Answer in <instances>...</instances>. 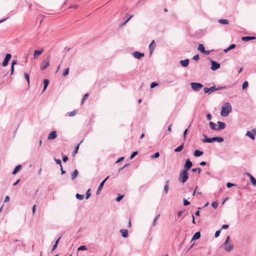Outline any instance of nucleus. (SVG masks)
Masks as SVG:
<instances>
[{"label":"nucleus","mask_w":256,"mask_h":256,"mask_svg":"<svg viewBox=\"0 0 256 256\" xmlns=\"http://www.w3.org/2000/svg\"><path fill=\"white\" fill-rule=\"evenodd\" d=\"M156 47V44L154 42V40H152V42H150V44L149 45V49L150 52V55L152 54L153 51L154 50Z\"/></svg>","instance_id":"f8f14e48"},{"label":"nucleus","mask_w":256,"mask_h":256,"mask_svg":"<svg viewBox=\"0 0 256 256\" xmlns=\"http://www.w3.org/2000/svg\"><path fill=\"white\" fill-rule=\"evenodd\" d=\"M124 196L123 195H118V196L116 198V200L118 202H120L122 198H124Z\"/></svg>","instance_id":"3c124183"},{"label":"nucleus","mask_w":256,"mask_h":256,"mask_svg":"<svg viewBox=\"0 0 256 256\" xmlns=\"http://www.w3.org/2000/svg\"><path fill=\"white\" fill-rule=\"evenodd\" d=\"M210 174H211L210 172V170H204V175H210Z\"/></svg>","instance_id":"6e6d98bb"},{"label":"nucleus","mask_w":256,"mask_h":256,"mask_svg":"<svg viewBox=\"0 0 256 256\" xmlns=\"http://www.w3.org/2000/svg\"><path fill=\"white\" fill-rule=\"evenodd\" d=\"M68 73H69V68H67L65 69L64 71V72L62 74V76H66L68 74Z\"/></svg>","instance_id":"4c0bfd02"},{"label":"nucleus","mask_w":256,"mask_h":256,"mask_svg":"<svg viewBox=\"0 0 256 256\" xmlns=\"http://www.w3.org/2000/svg\"><path fill=\"white\" fill-rule=\"evenodd\" d=\"M230 240V236H228L226 238L225 242L222 245V247L227 252H229L233 249V245L230 244L228 246V243Z\"/></svg>","instance_id":"f03ea898"},{"label":"nucleus","mask_w":256,"mask_h":256,"mask_svg":"<svg viewBox=\"0 0 256 256\" xmlns=\"http://www.w3.org/2000/svg\"><path fill=\"white\" fill-rule=\"evenodd\" d=\"M88 96H89V94H86L84 95V97H83V98L82 99V103L84 102V100L86 98H88Z\"/></svg>","instance_id":"5fc2aeb1"},{"label":"nucleus","mask_w":256,"mask_h":256,"mask_svg":"<svg viewBox=\"0 0 256 256\" xmlns=\"http://www.w3.org/2000/svg\"><path fill=\"white\" fill-rule=\"evenodd\" d=\"M189 204H190V202L186 200H184V206H187V205H188Z\"/></svg>","instance_id":"0e129e2a"},{"label":"nucleus","mask_w":256,"mask_h":256,"mask_svg":"<svg viewBox=\"0 0 256 256\" xmlns=\"http://www.w3.org/2000/svg\"><path fill=\"white\" fill-rule=\"evenodd\" d=\"M86 250V248L84 246H80L78 248V250Z\"/></svg>","instance_id":"49530a36"},{"label":"nucleus","mask_w":256,"mask_h":256,"mask_svg":"<svg viewBox=\"0 0 256 256\" xmlns=\"http://www.w3.org/2000/svg\"><path fill=\"white\" fill-rule=\"evenodd\" d=\"M250 178L252 184L254 186H255L256 184V180L255 179L254 177H250Z\"/></svg>","instance_id":"ea45409f"},{"label":"nucleus","mask_w":256,"mask_h":256,"mask_svg":"<svg viewBox=\"0 0 256 256\" xmlns=\"http://www.w3.org/2000/svg\"><path fill=\"white\" fill-rule=\"evenodd\" d=\"M189 62H190L189 59L186 58L184 60H181L180 61V64H181V66H182L185 68V67H186L188 65Z\"/></svg>","instance_id":"4468645a"},{"label":"nucleus","mask_w":256,"mask_h":256,"mask_svg":"<svg viewBox=\"0 0 256 256\" xmlns=\"http://www.w3.org/2000/svg\"><path fill=\"white\" fill-rule=\"evenodd\" d=\"M78 170H75L74 171V172L71 174L70 176H78Z\"/></svg>","instance_id":"c03bdc74"},{"label":"nucleus","mask_w":256,"mask_h":256,"mask_svg":"<svg viewBox=\"0 0 256 256\" xmlns=\"http://www.w3.org/2000/svg\"><path fill=\"white\" fill-rule=\"evenodd\" d=\"M204 92L205 94H210L212 92L216 91V86H214L210 88L205 87L204 88Z\"/></svg>","instance_id":"0eeeda50"},{"label":"nucleus","mask_w":256,"mask_h":256,"mask_svg":"<svg viewBox=\"0 0 256 256\" xmlns=\"http://www.w3.org/2000/svg\"><path fill=\"white\" fill-rule=\"evenodd\" d=\"M198 50L202 53H203L205 50V48L203 44H199Z\"/></svg>","instance_id":"b1692460"},{"label":"nucleus","mask_w":256,"mask_h":256,"mask_svg":"<svg viewBox=\"0 0 256 256\" xmlns=\"http://www.w3.org/2000/svg\"><path fill=\"white\" fill-rule=\"evenodd\" d=\"M188 177H180L179 181L182 183L186 182L188 180Z\"/></svg>","instance_id":"f704fd0d"},{"label":"nucleus","mask_w":256,"mask_h":256,"mask_svg":"<svg viewBox=\"0 0 256 256\" xmlns=\"http://www.w3.org/2000/svg\"><path fill=\"white\" fill-rule=\"evenodd\" d=\"M76 198L80 200H82L84 198V195L77 194H76Z\"/></svg>","instance_id":"79ce46f5"},{"label":"nucleus","mask_w":256,"mask_h":256,"mask_svg":"<svg viewBox=\"0 0 256 256\" xmlns=\"http://www.w3.org/2000/svg\"><path fill=\"white\" fill-rule=\"evenodd\" d=\"M188 170L184 168L180 173L179 176H188Z\"/></svg>","instance_id":"c85d7f7f"},{"label":"nucleus","mask_w":256,"mask_h":256,"mask_svg":"<svg viewBox=\"0 0 256 256\" xmlns=\"http://www.w3.org/2000/svg\"><path fill=\"white\" fill-rule=\"evenodd\" d=\"M212 116L210 114L208 113L206 114V118L208 120H210L212 119Z\"/></svg>","instance_id":"e2e57ef3"},{"label":"nucleus","mask_w":256,"mask_h":256,"mask_svg":"<svg viewBox=\"0 0 256 256\" xmlns=\"http://www.w3.org/2000/svg\"><path fill=\"white\" fill-rule=\"evenodd\" d=\"M120 232L124 238H126L128 236V230H121Z\"/></svg>","instance_id":"393cba45"},{"label":"nucleus","mask_w":256,"mask_h":256,"mask_svg":"<svg viewBox=\"0 0 256 256\" xmlns=\"http://www.w3.org/2000/svg\"><path fill=\"white\" fill-rule=\"evenodd\" d=\"M90 196V189H88L86 194V199H88Z\"/></svg>","instance_id":"de8ad7c7"},{"label":"nucleus","mask_w":256,"mask_h":256,"mask_svg":"<svg viewBox=\"0 0 256 256\" xmlns=\"http://www.w3.org/2000/svg\"><path fill=\"white\" fill-rule=\"evenodd\" d=\"M168 187H169L168 186V182L167 181L166 182V184L164 186V190L166 194H167L168 192Z\"/></svg>","instance_id":"c9c22d12"},{"label":"nucleus","mask_w":256,"mask_h":256,"mask_svg":"<svg viewBox=\"0 0 256 256\" xmlns=\"http://www.w3.org/2000/svg\"><path fill=\"white\" fill-rule=\"evenodd\" d=\"M204 154L202 151L196 150L194 152V155L195 157H199L202 156Z\"/></svg>","instance_id":"aec40b11"},{"label":"nucleus","mask_w":256,"mask_h":256,"mask_svg":"<svg viewBox=\"0 0 256 256\" xmlns=\"http://www.w3.org/2000/svg\"><path fill=\"white\" fill-rule=\"evenodd\" d=\"M228 228V224H224L222 226V229H227V228Z\"/></svg>","instance_id":"338daca9"},{"label":"nucleus","mask_w":256,"mask_h":256,"mask_svg":"<svg viewBox=\"0 0 256 256\" xmlns=\"http://www.w3.org/2000/svg\"><path fill=\"white\" fill-rule=\"evenodd\" d=\"M202 136H204V139L202 140V142H203L209 143V141H207L206 140L210 139V138H208V136L206 134H202Z\"/></svg>","instance_id":"7c9ffc66"},{"label":"nucleus","mask_w":256,"mask_h":256,"mask_svg":"<svg viewBox=\"0 0 256 256\" xmlns=\"http://www.w3.org/2000/svg\"><path fill=\"white\" fill-rule=\"evenodd\" d=\"M220 230H217L214 234V236L216 238H217L218 236L220 234Z\"/></svg>","instance_id":"13d9d810"},{"label":"nucleus","mask_w":256,"mask_h":256,"mask_svg":"<svg viewBox=\"0 0 256 256\" xmlns=\"http://www.w3.org/2000/svg\"><path fill=\"white\" fill-rule=\"evenodd\" d=\"M236 47V44H230L229 47L224 50V52H227L228 51H229L230 50H232L234 48Z\"/></svg>","instance_id":"bb28decb"},{"label":"nucleus","mask_w":256,"mask_h":256,"mask_svg":"<svg viewBox=\"0 0 256 256\" xmlns=\"http://www.w3.org/2000/svg\"><path fill=\"white\" fill-rule=\"evenodd\" d=\"M49 84V80L48 79H44V88L42 92H44L46 88L48 87V85Z\"/></svg>","instance_id":"4be33fe9"},{"label":"nucleus","mask_w":256,"mask_h":256,"mask_svg":"<svg viewBox=\"0 0 256 256\" xmlns=\"http://www.w3.org/2000/svg\"><path fill=\"white\" fill-rule=\"evenodd\" d=\"M16 62H17V60H13L12 62L11 66H14V65L16 64Z\"/></svg>","instance_id":"774afa93"},{"label":"nucleus","mask_w":256,"mask_h":256,"mask_svg":"<svg viewBox=\"0 0 256 256\" xmlns=\"http://www.w3.org/2000/svg\"><path fill=\"white\" fill-rule=\"evenodd\" d=\"M159 156H160V153L158 152H156L154 154L152 155L151 156V158H158V157H159Z\"/></svg>","instance_id":"a19ab883"},{"label":"nucleus","mask_w":256,"mask_h":256,"mask_svg":"<svg viewBox=\"0 0 256 256\" xmlns=\"http://www.w3.org/2000/svg\"><path fill=\"white\" fill-rule=\"evenodd\" d=\"M192 172H198V174H200L201 171H202V170L201 168H192Z\"/></svg>","instance_id":"2f4dec72"},{"label":"nucleus","mask_w":256,"mask_h":256,"mask_svg":"<svg viewBox=\"0 0 256 256\" xmlns=\"http://www.w3.org/2000/svg\"><path fill=\"white\" fill-rule=\"evenodd\" d=\"M55 161L56 162V163L58 164H60V166H62L61 164H62V162L60 160H58V159H55Z\"/></svg>","instance_id":"69168bd1"},{"label":"nucleus","mask_w":256,"mask_h":256,"mask_svg":"<svg viewBox=\"0 0 256 256\" xmlns=\"http://www.w3.org/2000/svg\"><path fill=\"white\" fill-rule=\"evenodd\" d=\"M57 136L56 132L53 130L50 132L48 136V139L49 140H52L56 138Z\"/></svg>","instance_id":"9d476101"},{"label":"nucleus","mask_w":256,"mask_h":256,"mask_svg":"<svg viewBox=\"0 0 256 256\" xmlns=\"http://www.w3.org/2000/svg\"><path fill=\"white\" fill-rule=\"evenodd\" d=\"M184 147V143L182 144L180 146H179L178 147H177L176 148L174 149V152H181Z\"/></svg>","instance_id":"5701e85b"},{"label":"nucleus","mask_w":256,"mask_h":256,"mask_svg":"<svg viewBox=\"0 0 256 256\" xmlns=\"http://www.w3.org/2000/svg\"><path fill=\"white\" fill-rule=\"evenodd\" d=\"M82 142V141H81L74 148V150L72 152V156H74L78 152V150L79 148V146L80 144Z\"/></svg>","instance_id":"c756f323"},{"label":"nucleus","mask_w":256,"mask_h":256,"mask_svg":"<svg viewBox=\"0 0 256 256\" xmlns=\"http://www.w3.org/2000/svg\"><path fill=\"white\" fill-rule=\"evenodd\" d=\"M192 162L190 160V159H188L184 165V168H186V170H189L192 166Z\"/></svg>","instance_id":"9b49d317"},{"label":"nucleus","mask_w":256,"mask_h":256,"mask_svg":"<svg viewBox=\"0 0 256 256\" xmlns=\"http://www.w3.org/2000/svg\"><path fill=\"white\" fill-rule=\"evenodd\" d=\"M232 107L230 104L226 102L224 104V106H222L221 112H220V114L222 116H227L229 114L232 112Z\"/></svg>","instance_id":"f257e3e1"},{"label":"nucleus","mask_w":256,"mask_h":256,"mask_svg":"<svg viewBox=\"0 0 256 256\" xmlns=\"http://www.w3.org/2000/svg\"><path fill=\"white\" fill-rule=\"evenodd\" d=\"M218 22L220 24H228V20L226 19H220L218 20Z\"/></svg>","instance_id":"cd10ccee"},{"label":"nucleus","mask_w":256,"mask_h":256,"mask_svg":"<svg viewBox=\"0 0 256 256\" xmlns=\"http://www.w3.org/2000/svg\"><path fill=\"white\" fill-rule=\"evenodd\" d=\"M44 52V50H35L34 52V58H37L42 53V52Z\"/></svg>","instance_id":"6ab92c4d"},{"label":"nucleus","mask_w":256,"mask_h":256,"mask_svg":"<svg viewBox=\"0 0 256 256\" xmlns=\"http://www.w3.org/2000/svg\"><path fill=\"white\" fill-rule=\"evenodd\" d=\"M188 128H186L184 130V139H185V138H186V134L188 133Z\"/></svg>","instance_id":"bf43d9fd"},{"label":"nucleus","mask_w":256,"mask_h":256,"mask_svg":"<svg viewBox=\"0 0 256 256\" xmlns=\"http://www.w3.org/2000/svg\"><path fill=\"white\" fill-rule=\"evenodd\" d=\"M199 58H200V56H199L198 54H196V55L194 56L192 58V59L194 60H199Z\"/></svg>","instance_id":"8fccbe9b"},{"label":"nucleus","mask_w":256,"mask_h":256,"mask_svg":"<svg viewBox=\"0 0 256 256\" xmlns=\"http://www.w3.org/2000/svg\"><path fill=\"white\" fill-rule=\"evenodd\" d=\"M137 154H138V152L137 151H135V152H133L131 154L130 158V160L132 159Z\"/></svg>","instance_id":"37998d69"},{"label":"nucleus","mask_w":256,"mask_h":256,"mask_svg":"<svg viewBox=\"0 0 256 256\" xmlns=\"http://www.w3.org/2000/svg\"><path fill=\"white\" fill-rule=\"evenodd\" d=\"M246 135L248 137H250L252 140L255 139V136L254 133H253L252 130L251 131H247Z\"/></svg>","instance_id":"a211bd4d"},{"label":"nucleus","mask_w":256,"mask_h":256,"mask_svg":"<svg viewBox=\"0 0 256 256\" xmlns=\"http://www.w3.org/2000/svg\"><path fill=\"white\" fill-rule=\"evenodd\" d=\"M108 178V177H106L100 184L98 188V189L97 190V192H96V194H99V192L101 191L102 187H103V186L105 182L107 180V179Z\"/></svg>","instance_id":"f3484780"},{"label":"nucleus","mask_w":256,"mask_h":256,"mask_svg":"<svg viewBox=\"0 0 256 256\" xmlns=\"http://www.w3.org/2000/svg\"><path fill=\"white\" fill-rule=\"evenodd\" d=\"M227 88V86H218V87H216V90H223V89H224V88Z\"/></svg>","instance_id":"58836bf2"},{"label":"nucleus","mask_w":256,"mask_h":256,"mask_svg":"<svg viewBox=\"0 0 256 256\" xmlns=\"http://www.w3.org/2000/svg\"><path fill=\"white\" fill-rule=\"evenodd\" d=\"M24 76L25 78L26 79L28 84L29 85L30 84V76H29L28 74L26 72H24Z\"/></svg>","instance_id":"72a5a7b5"},{"label":"nucleus","mask_w":256,"mask_h":256,"mask_svg":"<svg viewBox=\"0 0 256 256\" xmlns=\"http://www.w3.org/2000/svg\"><path fill=\"white\" fill-rule=\"evenodd\" d=\"M190 84L192 89L195 92L200 91L203 87V84L199 82H192Z\"/></svg>","instance_id":"7ed1b4c3"},{"label":"nucleus","mask_w":256,"mask_h":256,"mask_svg":"<svg viewBox=\"0 0 256 256\" xmlns=\"http://www.w3.org/2000/svg\"><path fill=\"white\" fill-rule=\"evenodd\" d=\"M212 206L214 208H216L218 207V204L216 202H214L212 204Z\"/></svg>","instance_id":"09e8293b"},{"label":"nucleus","mask_w":256,"mask_h":256,"mask_svg":"<svg viewBox=\"0 0 256 256\" xmlns=\"http://www.w3.org/2000/svg\"><path fill=\"white\" fill-rule=\"evenodd\" d=\"M218 130H224L226 126V125L224 122L220 121L218 122Z\"/></svg>","instance_id":"ddd939ff"},{"label":"nucleus","mask_w":256,"mask_h":256,"mask_svg":"<svg viewBox=\"0 0 256 256\" xmlns=\"http://www.w3.org/2000/svg\"><path fill=\"white\" fill-rule=\"evenodd\" d=\"M207 141H209V143H212L216 141L218 142H223L224 139L222 137L220 136H215L210 138V139L206 140Z\"/></svg>","instance_id":"39448f33"},{"label":"nucleus","mask_w":256,"mask_h":256,"mask_svg":"<svg viewBox=\"0 0 256 256\" xmlns=\"http://www.w3.org/2000/svg\"><path fill=\"white\" fill-rule=\"evenodd\" d=\"M22 166L21 164L18 165L12 172V174L14 175L16 174L22 169Z\"/></svg>","instance_id":"dca6fc26"},{"label":"nucleus","mask_w":256,"mask_h":256,"mask_svg":"<svg viewBox=\"0 0 256 256\" xmlns=\"http://www.w3.org/2000/svg\"><path fill=\"white\" fill-rule=\"evenodd\" d=\"M256 38L255 36H246L242 38V40L244 42H248L249 40H255Z\"/></svg>","instance_id":"2eb2a0df"},{"label":"nucleus","mask_w":256,"mask_h":256,"mask_svg":"<svg viewBox=\"0 0 256 256\" xmlns=\"http://www.w3.org/2000/svg\"><path fill=\"white\" fill-rule=\"evenodd\" d=\"M132 56L136 58V59H140L144 57V53L140 52L138 51H136L132 52Z\"/></svg>","instance_id":"6e6552de"},{"label":"nucleus","mask_w":256,"mask_h":256,"mask_svg":"<svg viewBox=\"0 0 256 256\" xmlns=\"http://www.w3.org/2000/svg\"><path fill=\"white\" fill-rule=\"evenodd\" d=\"M68 160V157L66 156H62V160L64 162H66Z\"/></svg>","instance_id":"4d7b16f0"},{"label":"nucleus","mask_w":256,"mask_h":256,"mask_svg":"<svg viewBox=\"0 0 256 256\" xmlns=\"http://www.w3.org/2000/svg\"><path fill=\"white\" fill-rule=\"evenodd\" d=\"M210 63H211L210 68L212 70H214V71L218 69L220 66V64L218 63V62H216L214 60H211Z\"/></svg>","instance_id":"423d86ee"},{"label":"nucleus","mask_w":256,"mask_h":256,"mask_svg":"<svg viewBox=\"0 0 256 256\" xmlns=\"http://www.w3.org/2000/svg\"><path fill=\"white\" fill-rule=\"evenodd\" d=\"M248 86V82L247 81H245L243 82L242 85V89L244 90Z\"/></svg>","instance_id":"e433bc0d"},{"label":"nucleus","mask_w":256,"mask_h":256,"mask_svg":"<svg viewBox=\"0 0 256 256\" xmlns=\"http://www.w3.org/2000/svg\"><path fill=\"white\" fill-rule=\"evenodd\" d=\"M12 58L10 54H6L5 58L2 62V66H6L8 64V62Z\"/></svg>","instance_id":"1a4fd4ad"},{"label":"nucleus","mask_w":256,"mask_h":256,"mask_svg":"<svg viewBox=\"0 0 256 256\" xmlns=\"http://www.w3.org/2000/svg\"><path fill=\"white\" fill-rule=\"evenodd\" d=\"M209 126L212 130H218V127L216 126V124L214 122H210Z\"/></svg>","instance_id":"412c9836"},{"label":"nucleus","mask_w":256,"mask_h":256,"mask_svg":"<svg viewBox=\"0 0 256 256\" xmlns=\"http://www.w3.org/2000/svg\"><path fill=\"white\" fill-rule=\"evenodd\" d=\"M78 8V5L74 4V5H71L69 6L68 8H74L76 9Z\"/></svg>","instance_id":"603ef678"},{"label":"nucleus","mask_w":256,"mask_h":256,"mask_svg":"<svg viewBox=\"0 0 256 256\" xmlns=\"http://www.w3.org/2000/svg\"><path fill=\"white\" fill-rule=\"evenodd\" d=\"M50 56L48 55L47 56V58L42 61V64L40 66V69L42 70H46L49 66V65H50L49 61H50Z\"/></svg>","instance_id":"20e7f679"},{"label":"nucleus","mask_w":256,"mask_h":256,"mask_svg":"<svg viewBox=\"0 0 256 256\" xmlns=\"http://www.w3.org/2000/svg\"><path fill=\"white\" fill-rule=\"evenodd\" d=\"M233 186H234V184L230 182H228L226 184V186L228 188H230Z\"/></svg>","instance_id":"052dcab7"},{"label":"nucleus","mask_w":256,"mask_h":256,"mask_svg":"<svg viewBox=\"0 0 256 256\" xmlns=\"http://www.w3.org/2000/svg\"><path fill=\"white\" fill-rule=\"evenodd\" d=\"M214 50H204V52H203V54H206V55H208L210 54V53L211 52L213 51Z\"/></svg>","instance_id":"864d4df0"},{"label":"nucleus","mask_w":256,"mask_h":256,"mask_svg":"<svg viewBox=\"0 0 256 256\" xmlns=\"http://www.w3.org/2000/svg\"><path fill=\"white\" fill-rule=\"evenodd\" d=\"M158 85V84H157V83H156L155 82H152L150 84V87L151 88H153L154 87H156V86H157Z\"/></svg>","instance_id":"a18cd8bd"},{"label":"nucleus","mask_w":256,"mask_h":256,"mask_svg":"<svg viewBox=\"0 0 256 256\" xmlns=\"http://www.w3.org/2000/svg\"><path fill=\"white\" fill-rule=\"evenodd\" d=\"M200 232H196L194 235V236H193V237L192 238V240H198V238H200Z\"/></svg>","instance_id":"a878e982"},{"label":"nucleus","mask_w":256,"mask_h":256,"mask_svg":"<svg viewBox=\"0 0 256 256\" xmlns=\"http://www.w3.org/2000/svg\"><path fill=\"white\" fill-rule=\"evenodd\" d=\"M76 112H77V110H74L72 112H68V114L69 116H75L76 114Z\"/></svg>","instance_id":"473e14b6"},{"label":"nucleus","mask_w":256,"mask_h":256,"mask_svg":"<svg viewBox=\"0 0 256 256\" xmlns=\"http://www.w3.org/2000/svg\"><path fill=\"white\" fill-rule=\"evenodd\" d=\"M124 160V157H120V158L117 160V161H116V163L120 162Z\"/></svg>","instance_id":"680f3d73"}]
</instances>
